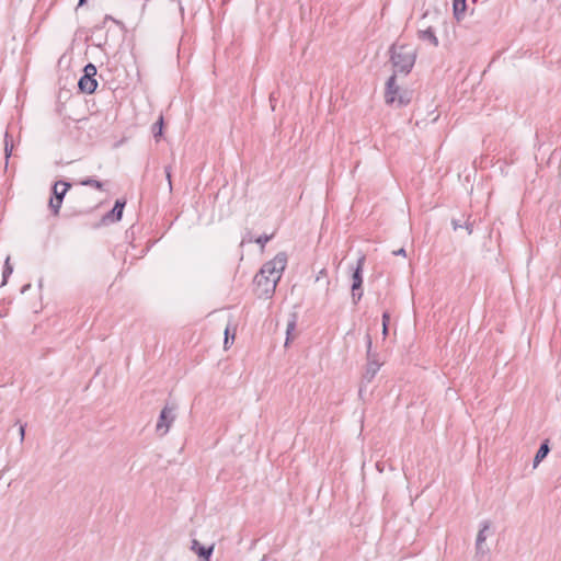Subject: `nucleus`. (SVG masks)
Instances as JSON below:
<instances>
[{
  "mask_svg": "<svg viewBox=\"0 0 561 561\" xmlns=\"http://www.w3.org/2000/svg\"><path fill=\"white\" fill-rule=\"evenodd\" d=\"M287 264L285 253H278L273 260L266 262L254 277L260 297H271Z\"/></svg>",
  "mask_w": 561,
  "mask_h": 561,
  "instance_id": "f257e3e1",
  "label": "nucleus"
},
{
  "mask_svg": "<svg viewBox=\"0 0 561 561\" xmlns=\"http://www.w3.org/2000/svg\"><path fill=\"white\" fill-rule=\"evenodd\" d=\"M391 62L397 71L409 73L414 66L416 51L410 45L393 44L390 48Z\"/></svg>",
  "mask_w": 561,
  "mask_h": 561,
  "instance_id": "f03ea898",
  "label": "nucleus"
},
{
  "mask_svg": "<svg viewBox=\"0 0 561 561\" xmlns=\"http://www.w3.org/2000/svg\"><path fill=\"white\" fill-rule=\"evenodd\" d=\"M175 408L165 405L159 415L156 432L159 436H164L175 420Z\"/></svg>",
  "mask_w": 561,
  "mask_h": 561,
  "instance_id": "7ed1b4c3",
  "label": "nucleus"
},
{
  "mask_svg": "<svg viewBox=\"0 0 561 561\" xmlns=\"http://www.w3.org/2000/svg\"><path fill=\"white\" fill-rule=\"evenodd\" d=\"M69 187H70V183L64 182V181H58L54 184V186H53L54 197H51L49 201V207L51 208V210L54 211L55 215H57L59 213V209L62 204V199H64L67 191L69 190Z\"/></svg>",
  "mask_w": 561,
  "mask_h": 561,
  "instance_id": "20e7f679",
  "label": "nucleus"
},
{
  "mask_svg": "<svg viewBox=\"0 0 561 561\" xmlns=\"http://www.w3.org/2000/svg\"><path fill=\"white\" fill-rule=\"evenodd\" d=\"M365 257L362 256L357 261V265L353 272L352 275V298L354 304H357V301L362 298L363 291H362V284H363V265H364Z\"/></svg>",
  "mask_w": 561,
  "mask_h": 561,
  "instance_id": "39448f33",
  "label": "nucleus"
},
{
  "mask_svg": "<svg viewBox=\"0 0 561 561\" xmlns=\"http://www.w3.org/2000/svg\"><path fill=\"white\" fill-rule=\"evenodd\" d=\"M371 344H373L371 337L369 334H367L366 335V346H367L368 363L366 365V369L363 375V379L367 382H370L374 379V377L376 376L377 371L380 368V364L376 359L371 358V354H370Z\"/></svg>",
  "mask_w": 561,
  "mask_h": 561,
  "instance_id": "423d86ee",
  "label": "nucleus"
},
{
  "mask_svg": "<svg viewBox=\"0 0 561 561\" xmlns=\"http://www.w3.org/2000/svg\"><path fill=\"white\" fill-rule=\"evenodd\" d=\"M491 528V522L485 519L483 522H481L480 524V530L477 535V540H476V550H477V556H484L486 553V550L484 549V542L486 540V531H489Z\"/></svg>",
  "mask_w": 561,
  "mask_h": 561,
  "instance_id": "0eeeda50",
  "label": "nucleus"
},
{
  "mask_svg": "<svg viewBox=\"0 0 561 561\" xmlns=\"http://www.w3.org/2000/svg\"><path fill=\"white\" fill-rule=\"evenodd\" d=\"M400 89L396 83V75H392L386 82V92H385V101L389 105H394L397 101V95L399 94Z\"/></svg>",
  "mask_w": 561,
  "mask_h": 561,
  "instance_id": "6e6552de",
  "label": "nucleus"
},
{
  "mask_svg": "<svg viewBox=\"0 0 561 561\" xmlns=\"http://www.w3.org/2000/svg\"><path fill=\"white\" fill-rule=\"evenodd\" d=\"M78 87L81 92L91 94L95 91L98 82L94 77L82 76L79 79Z\"/></svg>",
  "mask_w": 561,
  "mask_h": 561,
  "instance_id": "1a4fd4ad",
  "label": "nucleus"
},
{
  "mask_svg": "<svg viewBox=\"0 0 561 561\" xmlns=\"http://www.w3.org/2000/svg\"><path fill=\"white\" fill-rule=\"evenodd\" d=\"M191 549L201 558H204L205 561H209V558L210 556L213 554V551H214V546H209V547H205V546H202L199 543L198 540L194 539L192 541V547Z\"/></svg>",
  "mask_w": 561,
  "mask_h": 561,
  "instance_id": "9d476101",
  "label": "nucleus"
},
{
  "mask_svg": "<svg viewBox=\"0 0 561 561\" xmlns=\"http://www.w3.org/2000/svg\"><path fill=\"white\" fill-rule=\"evenodd\" d=\"M125 202L117 199L114 204L113 209L107 214L112 221H118L122 219Z\"/></svg>",
  "mask_w": 561,
  "mask_h": 561,
  "instance_id": "9b49d317",
  "label": "nucleus"
},
{
  "mask_svg": "<svg viewBox=\"0 0 561 561\" xmlns=\"http://www.w3.org/2000/svg\"><path fill=\"white\" fill-rule=\"evenodd\" d=\"M550 448H549V444H548V440H545L539 449L537 450V454L534 458V468H536L548 455Z\"/></svg>",
  "mask_w": 561,
  "mask_h": 561,
  "instance_id": "f8f14e48",
  "label": "nucleus"
},
{
  "mask_svg": "<svg viewBox=\"0 0 561 561\" xmlns=\"http://www.w3.org/2000/svg\"><path fill=\"white\" fill-rule=\"evenodd\" d=\"M419 38L422 41H428L434 46H438V39L434 33L432 27H427L426 30L419 31Z\"/></svg>",
  "mask_w": 561,
  "mask_h": 561,
  "instance_id": "ddd939ff",
  "label": "nucleus"
},
{
  "mask_svg": "<svg viewBox=\"0 0 561 561\" xmlns=\"http://www.w3.org/2000/svg\"><path fill=\"white\" fill-rule=\"evenodd\" d=\"M454 15L459 21L462 19L467 4L466 0H454Z\"/></svg>",
  "mask_w": 561,
  "mask_h": 561,
  "instance_id": "4468645a",
  "label": "nucleus"
},
{
  "mask_svg": "<svg viewBox=\"0 0 561 561\" xmlns=\"http://www.w3.org/2000/svg\"><path fill=\"white\" fill-rule=\"evenodd\" d=\"M12 273H13V266L10 263V256H7V259L4 261V265H3V271H2L1 286H4L8 283V279Z\"/></svg>",
  "mask_w": 561,
  "mask_h": 561,
  "instance_id": "2eb2a0df",
  "label": "nucleus"
},
{
  "mask_svg": "<svg viewBox=\"0 0 561 561\" xmlns=\"http://www.w3.org/2000/svg\"><path fill=\"white\" fill-rule=\"evenodd\" d=\"M162 127H163V117L160 116L159 119L152 126L153 137L157 141L162 136Z\"/></svg>",
  "mask_w": 561,
  "mask_h": 561,
  "instance_id": "dca6fc26",
  "label": "nucleus"
},
{
  "mask_svg": "<svg viewBox=\"0 0 561 561\" xmlns=\"http://www.w3.org/2000/svg\"><path fill=\"white\" fill-rule=\"evenodd\" d=\"M410 100L411 99L407 91L399 92V94L397 95V101H396L394 105H397L398 107L404 106L410 103Z\"/></svg>",
  "mask_w": 561,
  "mask_h": 561,
  "instance_id": "f3484780",
  "label": "nucleus"
},
{
  "mask_svg": "<svg viewBox=\"0 0 561 561\" xmlns=\"http://www.w3.org/2000/svg\"><path fill=\"white\" fill-rule=\"evenodd\" d=\"M12 148H13V145L11 142L9 133L7 131L4 134V153H5L7 160L10 158V156L12 153Z\"/></svg>",
  "mask_w": 561,
  "mask_h": 561,
  "instance_id": "a211bd4d",
  "label": "nucleus"
},
{
  "mask_svg": "<svg viewBox=\"0 0 561 561\" xmlns=\"http://www.w3.org/2000/svg\"><path fill=\"white\" fill-rule=\"evenodd\" d=\"M82 185L84 186H92V187H95L96 190H102L103 187V183L98 181V180H94V179H91V178H88L85 180H83L81 182Z\"/></svg>",
  "mask_w": 561,
  "mask_h": 561,
  "instance_id": "6ab92c4d",
  "label": "nucleus"
},
{
  "mask_svg": "<svg viewBox=\"0 0 561 561\" xmlns=\"http://www.w3.org/2000/svg\"><path fill=\"white\" fill-rule=\"evenodd\" d=\"M295 328H296V322H295V320H293V321L288 322V324H287V330H286V334H287L286 342H285V345H286V346L288 345L289 340H290V339H294L291 334H293V331H295Z\"/></svg>",
  "mask_w": 561,
  "mask_h": 561,
  "instance_id": "aec40b11",
  "label": "nucleus"
},
{
  "mask_svg": "<svg viewBox=\"0 0 561 561\" xmlns=\"http://www.w3.org/2000/svg\"><path fill=\"white\" fill-rule=\"evenodd\" d=\"M83 71H84L83 76L95 77V75H96V67L93 64H88L84 67Z\"/></svg>",
  "mask_w": 561,
  "mask_h": 561,
  "instance_id": "412c9836",
  "label": "nucleus"
},
{
  "mask_svg": "<svg viewBox=\"0 0 561 561\" xmlns=\"http://www.w3.org/2000/svg\"><path fill=\"white\" fill-rule=\"evenodd\" d=\"M272 234L271 236H267V234H262L260 237L256 238L255 242L257 244H260L262 248L265 247V244L272 239Z\"/></svg>",
  "mask_w": 561,
  "mask_h": 561,
  "instance_id": "4be33fe9",
  "label": "nucleus"
},
{
  "mask_svg": "<svg viewBox=\"0 0 561 561\" xmlns=\"http://www.w3.org/2000/svg\"><path fill=\"white\" fill-rule=\"evenodd\" d=\"M231 337V340L233 341L234 340V332L232 334H230V328L229 325L225 329V342H224V346L225 348L227 350L228 348V343H229V339Z\"/></svg>",
  "mask_w": 561,
  "mask_h": 561,
  "instance_id": "5701e85b",
  "label": "nucleus"
},
{
  "mask_svg": "<svg viewBox=\"0 0 561 561\" xmlns=\"http://www.w3.org/2000/svg\"><path fill=\"white\" fill-rule=\"evenodd\" d=\"M231 337V340L233 341L234 340V332L232 334H230V328L229 325L225 329V342H224V346L225 348L227 350L228 348V343H229V339Z\"/></svg>",
  "mask_w": 561,
  "mask_h": 561,
  "instance_id": "b1692460",
  "label": "nucleus"
},
{
  "mask_svg": "<svg viewBox=\"0 0 561 561\" xmlns=\"http://www.w3.org/2000/svg\"><path fill=\"white\" fill-rule=\"evenodd\" d=\"M388 321H389V314L387 312H385L382 314V332H383V335H386L387 332H388V325H387Z\"/></svg>",
  "mask_w": 561,
  "mask_h": 561,
  "instance_id": "393cba45",
  "label": "nucleus"
},
{
  "mask_svg": "<svg viewBox=\"0 0 561 561\" xmlns=\"http://www.w3.org/2000/svg\"><path fill=\"white\" fill-rule=\"evenodd\" d=\"M165 176L169 183V190L172 191V182H171V167L164 168Z\"/></svg>",
  "mask_w": 561,
  "mask_h": 561,
  "instance_id": "a878e982",
  "label": "nucleus"
},
{
  "mask_svg": "<svg viewBox=\"0 0 561 561\" xmlns=\"http://www.w3.org/2000/svg\"><path fill=\"white\" fill-rule=\"evenodd\" d=\"M25 428H26V424H20V427H19V434H20V442L23 443L24 442V437H25Z\"/></svg>",
  "mask_w": 561,
  "mask_h": 561,
  "instance_id": "bb28decb",
  "label": "nucleus"
},
{
  "mask_svg": "<svg viewBox=\"0 0 561 561\" xmlns=\"http://www.w3.org/2000/svg\"><path fill=\"white\" fill-rule=\"evenodd\" d=\"M463 227L466 228L468 234L473 232V224L469 219L465 222Z\"/></svg>",
  "mask_w": 561,
  "mask_h": 561,
  "instance_id": "cd10ccee",
  "label": "nucleus"
},
{
  "mask_svg": "<svg viewBox=\"0 0 561 561\" xmlns=\"http://www.w3.org/2000/svg\"><path fill=\"white\" fill-rule=\"evenodd\" d=\"M451 226H453L454 230H457V229H459V228H461V227H462V225L460 224V221H459V220H457V219H453V220H451Z\"/></svg>",
  "mask_w": 561,
  "mask_h": 561,
  "instance_id": "c85d7f7f",
  "label": "nucleus"
},
{
  "mask_svg": "<svg viewBox=\"0 0 561 561\" xmlns=\"http://www.w3.org/2000/svg\"><path fill=\"white\" fill-rule=\"evenodd\" d=\"M393 254L394 255H402V256H405V250L403 248L397 250V251H393Z\"/></svg>",
  "mask_w": 561,
  "mask_h": 561,
  "instance_id": "c756f323",
  "label": "nucleus"
},
{
  "mask_svg": "<svg viewBox=\"0 0 561 561\" xmlns=\"http://www.w3.org/2000/svg\"><path fill=\"white\" fill-rule=\"evenodd\" d=\"M30 287H31V285H30V284H27V285L23 286V288H22V290H21V291H22V293H25Z\"/></svg>",
  "mask_w": 561,
  "mask_h": 561,
  "instance_id": "7c9ffc66",
  "label": "nucleus"
},
{
  "mask_svg": "<svg viewBox=\"0 0 561 561\" xmlns=\"http://www.w3.org/2000/svg\"><path fill=\"white\" fill-rule=\"evenodd\" d=\"M85 2H87V0H79L78 5H79V7H81V5H83Z\"/></svg>",
  "mask_w": 561,
  "mask_h": 561,
  "instance_id": "2f4dec72",
  "label": "nucleus"
},
{
  "mask_svg": "<svg viewBox=\"0 0 561 561\" xmlns=\"http://www.w3.org/2000/svg\"><path fill=\"white\" fill-rule=\"evenodd\" d=\"M105 19H106V20H113L114 22H116V21H115L112 16H110V15H106V18H105Z\"/></svg>",
  "mask_w": 561,
  "mask_h": 561,
  "instance_id": "473e14b6",
  "label": "nucleus"
}]
</instances>
